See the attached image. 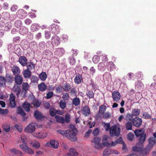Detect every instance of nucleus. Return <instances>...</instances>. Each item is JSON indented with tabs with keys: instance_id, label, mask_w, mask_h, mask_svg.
Segmentation results:
<instances>
[{
	"instance_id": "7",
	"label": "nucleus",
	"mask_w": 156,
	"mask_h": 156,
	"mask_svg": "<svg viewBox=\"0 0 156 156\" xmlns=\"http://www.w3.org/2000/svg\"><path fill=\"white\" fill-rule=\"evenodd\" d=\"M101 139L99 137H94L91 141L92 143H94V147L96 148H99L101 147V144L100 142Z\"/></svg>"
},
{
	"instance_id": "6",
	"label": "nucleus",
	"mask_w": 156,
	"mask_h": 156,
	"mask_svg": "<svg viewBox=\"0 0 156 156\" xmlns=\"http://www.w3.org/2000/svg\"><path fill=\"white\" fill-rule=\"evenodd\" d=\"M132 123L135 126L139 127L142 124V120L140 118L138 117H136L133 119Z\"/></svg>"
},
{
	"instance_id": "44",
	"label": "nucleus",
	"mask_w": 156,
	"mask_h": 156,
	"mask_svg": "<svg viewBox=\"0 0 156 156\" xmlns=\"http://www.w3.org/2000/svg\"><path fill=\"white\" fill-rule=\"evenodd\" d=\"M28 146L27 143H23V144H21L19 145L20 148L24 151L26 150Z\"/></svg>"
},
{
	"instance_id": "23",
	"label": "nucleus",
	"mask_w": 156,
	"mask_h": 156,
	"mask_svg": "<svg viewBox=\"0 0 156 156\" xmlns=\"http://www.w3.org/2000/svg\"><path fill=\"white\" fill-rule=\"evenodd\" d=\"M106 67L108 70L109 69L110 71H112L115 68V65L112 62H108L106 63Z\"/></svg>"
},
{
	"instance_id": "64",
	"label": "nucleus",
	"mask_w": 156,
	"mask_h": 156,
	"mask_svg": "<svg viewBox=\"0 0 156 156\" xmlns=\"http://www.w3.org/2000/svg\"><path fill=\"white\" fill-rule=\"evenodd\" d=\"M102 57L101 58V60L104 63H105L107 61L108 59L107 57V55H105V54L102 55Z\"/></svg>"
},
{
	"instance_id": "31",
	"label": "nucleus",
	"mask_w": 156,
	"mask_h": 156,
	"mask_svg": "<svg viewBox=\"0 0 156 156\" xmlns=\"http://www.w3.org/2000/svg\"><path fill=\"white\" fill-rule=\"evenodd\" d=\"M2 126L4 130L7 132L9 131L10 130V127L9 124L4 123L2 125Z\"/></svg>"
},
{
	"instance_id": "10",
	"label": "nucleus",
	"mask_w": 156,
	"mask_h": 156,
	"mask_svg": "<svg viewBox=\"0 0 156 156\" xmlns=\"http://www.w3.org/2000/svg\"><path fill=\"white\" fill-rule=\"evenodd\" d=\"M112 97L114 101L117 102L121 98V95L119 92L117 91H114L112 93Z\"/></svg>"
},
{
	"instance_id": "29",
	"label": "nucleus",
	"mask_w": 156,
	"mask_h": 156,
	"mask_svg": "<svg viewBox=\"0 0 156 156\" xmlns=\"http://www.w3.org/2000/svg\"><path fill=\"white\" fill-rule=\"evenodd\" d=\"M55 118L58 122L61 123H64L65 122V120L64 118L59 115H56Z\"/></svg>"
},
{
	"instance_id": "14",
	"label": "nucleus",
	"mask_w": 156,
	"mask_h": 156,
	"mask_svg": "<svg viewBox=\"0 0 156 156\" xmlns=\"http://www.w3.org/2000/svg\"><path fill=\"white\" fill-rule=\"evenodd\" d=\"M9 101L11 107L14 108L16 105L15 96L13 94H11L9 98Z\"/></svg>"
},
{
	"instance_id": "2",
	"label": "nucleus",
	"mask_w": 156,
	"mask_h": 156,
	"mask_svg": "<svg viewBox=\"0 0 156 156\" xmlns=\"http://www.w3.org/2000/svg\"><path fill=\"white\" fill-rule=\"evenodd\" d=\"M77 132L71 131L70 129H69L66 130L65 136L72 141L76 140V133Z\"/></svg>"
},
{
	"instance_id": "25",
	"label": "nucleus",
	"mask_w": 156,
	"mask_h": 156,
	"mask_svg": "<svg viewBox=\"0 0 156 156\" xmlns=\"http://www.w3.org/2000/svg\"><path fill=\"white\" fill-rule=\"evenodd\" d=\"M28 29L24 27L20 28L19 30L20 33L22 35L27 34L28 32Z\"/></svg>"
},
{
	"instance_id": "20",
	"label": "nucleus",
	"mask_w": 156,
	"mask_h": 156,
	"mask_svg": "<svg viewBox=\"0 0 156 156\" xmlns=\"http://www.w3.org/2000/svg\"><path fill=\"white\" fill-rule=\"evenodd\" d=\"M111 140V138L108 136H104L103 139V144L105 145L108 146L109 144V140Z\"/></svg>"
},
{
	"instance_id": "40",
	"label": "nucleus",
	"mask_w": 156,
	"mask_h": 156,
	"mask_svg": "<svg viewBox=\"0 0 156 156\" xmlns=\"http://www.w3.org/2000/svg\"><path fill=\"white\" fill-rule=\"evenodd\" d=\"M64 52V51L63 48H58L56 50L55 53L57 55L62 56Z\"/></svg>"
},
{
	"instance_id": "28",
	"label": "nucleus",
	"mask_w": 156,
	"mask_h": 156,
	"mask_svg": "<svg viewBox=\"0 0 156 156\" xmlns=\"http://www.w3.org/2000/svg\"><path fill=\"white\" fill-rule=\"evenodd\" d=\"M82 80V77L80 75H76L74 79L75 83L78 84L81 82Z\"/></svg>"
},
{
	"instance_id": "46",
	"label": "nucleus",
	"mask_w": 156,
	"mask_h": 156,
	"mask_svg": "<svg viewBox=\"0 0 156 156\" xmlns=\"http://www.w3.org/2000/svg\"><path fill=\"white\" fill-rule=\"evenodd\" d=\"M106 109V106L103 105H101L99 108V112L100 114H103L105 111Z\"/></svg>"
},
{
	"instance_id": "8",
	"label": "nucleus",
	"mask_w": 156,
	"mask_h": 156,
	"mask_svg": "<svg viewBox=\"0 0 156 156\" xmlns=\"http://www.w3.org/2000/svg\"><path fill=\"white\" fill-rule=\"evenodd\" d=\"M149 144L147 145V149L150 150L153 147L154 145L156 143V140L154 137H151L149 139Z\"/></svg>"
},
{
	"instance_id": "61",
	"label": "nucleus",
	"mask_w": 156,
	"mask_h": 156,
	"mask_svg": "<svg viewBox=\"0 0 156 156\" xmlns=\"http://www.w3.org/2000/svg\"><path fill=\"white\" fill-rule=\"evenodd\" d=\"M15 127L19 132H21L22 131L23 128L22 126L21 125H19L18 124L16 125H15Z\"/></svg>"
},
{
	"instance_id": "54",
	"label": "nucleus",
	"mask_w": 156,
	"mask_h": 156,
	"mask_svg": "<svg viewBox=\"0 0 156 156\" xmlns=\"http://www.w3.org/2000/svg\"><path fill=\"white\" fill-rule=\"evenodd\" d=\"M23 89L24 91H27L29 87L28 84L27 83H24L23 84Z\"/></svg>"
},
{
	"instance_id": "1",
	"label": "nucleus",
	"mask_w": 156,
	"mask_h": 156,
	"mask_svg": "<svg viewBox=\"0 0 156 156\" xmlns=\"http://www.w3.org/2000/svg\"><path fill=\"white\" fill-rule=\"evenodd\" d=\"M146 134H143L140 136L139 142L136 146L133 147V150L135 151H141L143 147V144L145 141L146 138Z\"/></svg>"
},
{
	"instance_id": "16",
	"label": "nucleus",
	"mask_w": 156,
	"mask_h": 156,
	"mask_svg": "<svg viewBox=\"0 0 156 156\" xmlns=\"http://www.w3.org/2000/svg\"><path fill=\"white\" fill-rule=\"evenodd\" d=\"M50 143L51 147L55 149H57L58 147V143L57 141L55 140H51Z\"/></svg>"
},
{
	"instance_id": "33",
	"label": "nucleus",
	"mask_w": 156,
	"mask_h": 156,
	"mask_svg": "<svg viewBox=\"0 0 156 156\" xmlns=\"http://www.w3.org/2000/svg\"><path fill=\"white\" fill-rule=\"evenodd\" d=\"M111 154V149L110 148H107L103 151V154L104 155H109Z\"/></svg>"
},
{
	"instance_id": "30",
	"label": "nucleus",
	"mask_w": 156,
	"mask_h": 156,
	"mask_svg": "<svg viewBox=\"0 0 156 156\" xmlns=\"http://www.w3.org/2000/svg\"><path fill=\"white\" fill-rule=\"evenodd\" d=\"M133 119V115L130 113L127 114L125 117V120L128 122H132Z\"/></svg>"
},
{
	"instance_id": "11",
	"label": "nucleus",
	"mask_w": 156,
	"mask_h": 156,
	"mask_svg": "<svg viewBox=\"0 0 156 156\" xmlns=\"http://www.w3.org/2000/svg\"><path fill=\"white\" fill-rule=\"evenodd\" d=\"M15 80L17 84L20 85L22 83L23 78L20 75H16L15 77Z\"/></svg>"
},
{
	"instance_id": "47",
	"label": "nucleus",
	"mask_w": 156,
	"mask_h": 156,
	"mask_svg": "<svg viewBox=\"0 0 156 156\" xmlns=\"http://www.w3.org/2000/svg\"><path fill=\"white\" fill-rule=\"evenodd\" d=\"M17 112L18 114H20L22 116H24L25 115V113L23 110V109L20 107H18L17 108Z\"/></svg>"
},
{
	"instance_id": "15",
	"label": "nucleus",
	"mask_w": 156,
	"mask_h": 156,
	"mask_svg": "<svg viewBox=\"0 0 156 156\" xmlns=\"http://www.w3.org/2000/svg\"><path fill=\"white\" fill-rule=\"evenodd\" d=\"M82 112V113L86 116H88L90 114V111L88 106H85L83 108Z\"/></svg>"
},
{
	"instance_id": "3",
	"label": "nucleus",
	"mask_w": 156,
	"mask_h": 156,
	"mask_svg": "<svg viewBox=\"0 0 156 156\" xmlns=\"http://www.w3.org/2000/svg\"><path fill=\"white\" fill-rule=\"evenodd\" d=\"M120 130L119 128L115 125L112 126L110 129V134L111 136H118L119 134Z\"/></svg>"
},
{
	"instance_id": "19",
	"label": "nucleus",
	"mask_w": 156,
	"mask_h": 156,
	"mask_svg": "<svg viewBox=\"0 0 156 156\" xmlns=\"http://www.w3.org/2000/svg\"><path fill=\"white\" fill-rule=\"evenodd\" d=\"M38 88L41 91H43L46 90L47 86L44 83L42 82L38 85Z\"/></svg>"
},
{
	"instance_id": "50",
	"label": "nucleus",
	"mask_w": 156,
	"mask_h": 156,
	"mask_svg": "<svg viewBox=\"0 0 156 156\" xmlns=\"http://www.w3.org/2000/svg\"><path fill=\"white\" fill-rule=\"evenodd\" d=\"M38 80V78L35 76H33L31 78V82L32 83H37Z\"/></svg>"
},
{
	"instance_id": "36",
	"label": "nucleus",
	"mask_w": 156,
	"mask_h": 156,
	"mask_svg": "<svg viewBox=\"0 0 156 156\" xmlns=\"http://www.w3.org/2000/svg\"><path fill=\"white\" fill-rule=\"evenodd\" d=\"M80 103V100L79 98L76 97L74 98L73 100V103L76 106L79 105Z\"/></svg>"
},
{
	"instance_id": "49",
	"label": "nucleus",
	"mask_w": 156,
	"mask_h": 156,
	"mask_svg": "<svg viewBox=\"0 0 156 156\" xmlns=\"http://www.w3.org/2000/svg\"><path fill=\"white\" fill-rule=\"evenodd\" d=\"M25 152L30 154H33L34 153V151L28 146L27 147Z\"/></svg>"
},
{
	"instance_id": "38",
	"label": "nucleus",
	"mask_w": 156,
	"mask_h": 156,
	"mask_svg": "<svg viewBox=\"0 0 156 156\" xmlns=\"http://www.w3.org/2000/svg\"><path fill=\"white\" fill-rule=\"evenodd\" d=\"M140 113V110L138 109H134L132 110V115L133 116H138Z\"/></svg>"
},
{
	"instance_id": "51",
	"label": "nucleus",
	"mask_w": 156,
	"mask_h": 156,
	"mask_svg": "<svg viewBox=\"0 0 156 156\" xmlns=\"http://www.w3.org/2000/svg\"><path fill=\"white\" fill-rule=\"evenodd\" d=\"M102 126L104 127L106 131H108L110 129L109 128L110 126L109 123H106L102 122Z\"/></svg>"
},
{
	"instance_id": "53",
	"label": "nucleus",
	"mask_w": 156,
	"mask_h": 156,
	"mask_svg": "<svg viewBox=\"0 0 156 156\" xmlns=\"http://www.w3.org/2000/svg\"><path fill=\"white\" fill-rule=\"evenodd\" d=\"M126 127L127 130H131L132 129V124L131 122H128L126 124Z\"/></svg>"
},
{
	"instance_id": "22",
	"label": "nucleus",
	"mask_w": 156,
	"mask_h": 156,
	"mask_svg": "<svg viewBox=\"0 0 156 156\" xmlns=\"http://www.w3.org/2000/svg\"><path fill=\"white\" fill-rule=\"evenodd\" d=\"M18 13V16L21 19L24 18L27 15L25 11L22 9L19 10Z\"/></svg>"
},
{
	"instance_id": "21",
	"label": "nucleus",
	"mask_w": 156,
	"mask_h": 156,
	"mask_svg": "<svg viewBox=\"0 0 156 156\" xmlns=\"http://www.w3.org/2000/svg\"><path fill=\"white\" fill-rule=\"evenodd\" d=\"M134 133L137 137L140 136L143 134H145L144 130V129L136 130L135 131Z\"/></svg>"
},
{
	"instance_id": "9",
	"label": "nucleus",
	"mask_w": 156,
	"mask_h": 156,
	"mask_svg": "<svg viewBox=\"0 0 156 156\" xmlns=\"http://www.w3.org/2000/svg\"><path fill=\"white\" fill-rule=\"evenodd\" d=\"M60 38L57 36H54L52 37L51 43L53 45L57 46L60 43Z\"/></svg>"
},
{
	"instance_id": "45",
	"label": "nucleus",
	"mask_w": 156,
	"mask_h": 156,
	"mask_svg": "<svg viewBox=\"0 0 156 156\" xmlns=\"http://www.w3.org/2000/svg\"><path fill=\"white\" fill-rule=\"evenodd\" d=\"M70 86L68 83H65L63 87V89L65 91H68L70 89Z\"/></svg>"
},
{
	"instance_id": "35",
	"label": "nucleus",
	"mask_w": 156,
	"mask_h": 156,
	"mask_svg": "<svg viewBox=\"0 0 156 156\" xmlns=\"http://www.w3.org/2000/svg\"><path fill=\"white\" fill-rule=\"evenodd\" d=\"M5 82L6 79L5 77L2 76H0V87L5 85Z\"/></svg>"
},
{
	"instance_id": "37",
	"label": "nucleus",
	"mask_w": 156,
	"mask_h": 156,
	"mask_svg": "<svg viewBox=\"0 0 156 156\" xmlns=\"http://www.w3.org/2000/svg\"><path fill=\"white\" fill-rule=\"evenodd\" d=\"M32 146L36 148H39L40 147V143L37 141H35L30 143Z\"/></svg>"
},
{
	"instance_id": "17",
	"label": "nucleus",
	"mask_w": 156,
	"mask_h": 156,
	"mask_svg": "<svg viewBox=\"0 0 156 156\" xmlns=\"http://www.w3.org/2000/svg\"><path fill=\"white\" fill-rule=\"evenodd\" d=\"M19 62L23 66H26L27 63V60L25 57L21 56L20 57L19 59Z\"/></svg>"
},
{
	"instance_id": "62",
	"label": "nucleus",
	"mask_w": 156,
	"mask_h": 156,
	"mask_svg": "<svg viewBox=\"0 0 156 156\" xmlns=\"http://www.w3.org/2000/svg\"><path fill=\"white\" fill-rule=\"evenodd\" d=\"M20 138L23 144L26 143V141H27V138L26 136L23 135L21 136Z\"/></svg>"
},
{
	"instance_id": "32",
	"label": "nucleus",
	"mask_w": 156,
	"mask_h": 156,
	"mask_svg": "<svg viewBox=\"0 0 156 156\" xmlns=\"http://www.w3.org/2000/svg\"><path fill=\"white\" fill-rule=\"evenodd\" d=\"M35 65L33 64V62H30L28 63L27 67V69L29 70H31L32 69H34L35 68Z\"/></svg>"
},
{
	"instance_id": "63",
	"label": "nucleus",
	"mask_w": 156,
	"mask_h": 156,
	"mask_svg": "<svg viewBox=\"0 0 156 156\" xmlns=\"http://www.w3.org/2000/svg\"><path fill=\"white\" fill-rule=\"evenodd\" d=\"M136 87H137L138 88L141 89L144 87V85L141 82H138L136 84Z\"/></svg>"
},
{
	"instance_id": "18",
	"label": "nucleus",
	"mask_w": 156,
	"mask_h": 156,
	"mask_svg": "<svg viewBox=\"0 0 156 156\" xmlns=\"http://www.w3.org/2000/svg\"><path fill=\"white\" fill-rule=\"evenodd\" d=\"M34 115L38 120H41L43 118V116L41 113L38 111H35Z\"/></svg>"
},
{
	"instance_id": "60",
	"label": "nucleus",
	"mask_w": 156,
	"mask_h": 156,
	"mask_svg": "<svg viewBox=\"0 0 156 156\" xmlns=\"http://www.w3.org/2000/svg\"><path fill=\"white\" fill-rule=\"evenodd\" d=\"M68 38V36L66 35L63 34L62 36V41L63 42H65L67 41Z\"/></svg>"
},
{
	"instance_id": "52",
	"label": "nucleus",
	"mask_w": 156,
	"mask_h": 156,
	"mask_svg": "<svg viewBox=\"0 0 156 156\" xmlns=\"http://www.w3.org/2000/svg\"><path fill=\"white\" fill-rule=\"evenodd\" d=\"M32 104L35 107H37L39 106L41 104V102L40 101L35 100L32 103Z\"/></svg>"
},
{
	"instance_id": "57",
	"label": "nucleus",
	"mask_w": 156,
	"mask_h": 156,
	"mask_svg": "<svg viewBox=\"0 0 156 156\" xmlns=\"http://www.w3.org/2000/svg\"><path fill=\"white\" fill-rule=\"evenodd\" d=\"M87 95L90 98H94V94L92 91H88L87 93Z\"/></svg>"
},
{
	"instance_id": "13",
	"label": "nucleus",
	"mask_w": 156,
	"mask_h": 156,
	"mask_svg": "<svg viewBox=\"0 0 156 156\" xmlns=\"http://www.w3.org/2000/svg\"><path fill=\"white\" fill-rule=\"evenodd\" d=\"M12 72L16 76L20 74V70L19 68L16 66H14L12 68Z\"/></svg>"
},
{
	"instance_id": "58",
	"label": "nucleus",
	"mask_w": 156,
	"mask_h": 156,
	"mask_svg": "<svg viewBox=\"0 0 156 156\" xmlns=\"http://www.w3.org/2000/svg\"><path fill=\"white\" fill-rule=\"evenodd\" d=\"M62 98L64 100H68L69 98V94L67 93H63V94Z\"/></svg>"
},
{
	"instance_id": "42",
	"label": "nucleus",
	"mask_w": 156,
	"mask_h": 156,
	"mask_svg": "<svg viewBox=\"0 0 156 156\" xmlns=\"http://www.w3.org/2000/svg\"><path fill=\"white\" fill-rule=\"evenodd\" d=\"M13 90L16 93V95L18 96L20 93V88L18 86H14L13 88Z\"/></svg>"
},
{
	"instance_id": "55",
	"label": "nucleus",
	"mask_w": 156,
	"mask_h": 156,
	"mask_svg": "<svg viewBox=\"0 0 156 156\" xmlns=\"http://www.w3.org/2000/svg\"><path fill=\"white\" fill-rule=\"evenodd\" d=\"M8 112V110L6 109H3L0 108V114L2 115H5Z\"/></svg>"
},
{
	"instance_id": "34",
	"label": "nucleus",
	"mask_w": 156,
	"mask_h": 156,
	"mask_svg": "<svg viewBox=\"0 0 156 156\" xmlns=\"http://www.w3.org/2000/svg\"><path fill=\"white\" fill-rule=\"evenodd\" d=\"M39 28V26L38 24H34L31 25V29L33 31H36Z\"/></svg>"
},
{
	"instance_id": "59",
	"label": "nucleus",
	"mask_w": 156,
	"mask_h": 156,
	"mask_svg": "<svg viewBox=\"0 0 156 156\" xmlns=\"http://www.w3.org/2000/svg\"><path fill=\"white\" fill-rule=\"evenodd\" d=\"M22 25V22L21 21L18 20L16 21L15 23V26L19 28Z\"/></svg>"
},
{
	"instance_id": "5",
	"label": "nucleus",
	"mask_w": 156,
	"mask_h": 156,
	"mask_svg": "<svg viewBox=\"0 0 156 156\" xmlns=\"http://www.w3.org/2000/svg\"><path fill=\"white\" fill-rule=\"evenodd\" d=\"M35 123L31 122L24 129L25 132L27 133H31L34 132L35 129Z\"/></svg>"
},
{
	"instance_id": "24",
	"label": "nucleus",
	"mask_w": 156,
	"mask_h": 156,
	"mask_svg": "<svg viewBox=\"0 0 156 156\" xmlns=\"http://www.w3.org/2000/svg\"><path fill=\"white\" fill-rule=\"evenodd\" d=\"M23 75L25 78H29L31 76V72L30 70L27 69L23 72Z\"/></svg>"
},
{
	"instance_id": "41",
	"label": "nucleus",
	"mask_w": 156,
	"mask_h": 156,
	"mask_svg": "<svg viewBox=\"0 0 156 156\" xmlns=\"http://www.w3.org/2000/svg\"><path fill=\"white\" fill-rule=\"evenodd\" d=\"M59 105L60 107L62 109H63L66 107V102L63 100H61L59 102Z\"/></svg>"
},
{
	"instance_id": "39",
	"label": "nucleus",
	"mask_w": 156,
	"mask_h": 156,
	"mask_svg": "<svg viewBox=\"0 0 156 156\" xmlns=\"http://www.w3.org/2000/svg\"><path fill=\"white\" fill-rule=\"evenodd\" d=\"M23 106L26 111L29 112L30 109V104L27 102H25L23 104Z\"/></svg>"
},
{
	"instance_id": "12",
	"label": "nucleus",
	"mask_w": 156,
	"mask_h": 156,
	"mask_svg": "<svg viewBox=\"0 0 156 156\" xmlns=\"http://www.w3.org/2000/svg\"><path fill=\"white\" fill-rule=\"evenodd\" d=\"M78 153L76 150L73 148H70L69 151V153L66 154V156H77Z\"/></svg>"
},
{
	"instance_id": "43",
	"label": "nucleus",
	"mask_w": 156,
	"mask_h": 156,
	"mask_svg": "<svg viewBox=\"0 0 156 156\" xmlns=\"http://www.w3.org/2000/svg\"><path fill=\"white\" fill-rule=\"evenodd\" d=\"M10 151L12 153L14 154H22V153L20 150L16 149L15 148H12L10 150Z\"/></svg>"
},
{
	"instance_id": "56",
	"label": "nucleus",
	"mask_w": 156,
	"mask_h": 156,
	"mask_svg": "<svg viewBox=\"0 0 156 156\" xmlns=\"http://www.w3.org/2000/svg\"><path fill=\"white\" fill-rule=\"evenodd\" d=\"M49 112L50 115L51 116H54L56 114V112L54 108H50Z\"/></svg>"
},
{
	"instance_id": "48",
	"label": "nucleus",
	"mask_w": 156,
	"mask_h": 156,
	"mask_svg": "<svg viewBox=\"0 0 156 156\" xmlns=\"http://www.w3.org/2000/svg\"><path fill=\"white\" fill-rule=\"evenodd\" d=\"M100 59L99 56L98 55H95L93 58V62L95 64H97L99 62Z\"/></svg>"
},
{
	"instance_id": "26",
	"label": "nucleus",
	"mask_w": 156,
	"mask_h": 156,
	"mask_svg": "<svg viewBox=\"0 0 156 156\" xmlns=\"http://www.w3.org/2000/svg\"><path fill=\"white\" fill-rule=\"evenodd\" d=\"M39 77L41 80L44 81L47 78V75L45 72H42L40 74Z\"/></svg>"
},
{
	"instance_id": "27",
	"label": "nucleus",
	"mask_w": 156,
	"mask_h": 156,
	"mask_svg": "<svg viewBox=\"0 0 156 156\" xmlns=\"http://www.w3.org/2000/svg\"><path fill=\"white\" fill-rule=\"evenodd\" d=\"M106 66L104 63L101 62L99 63L98 65V69L101 71H105Z\"/></svg>"
},
{
	"instance_id": "4",
	"label": "nucleus",
	"mask_w": 156,
	"mask_h": 156,
	"mask_svg": "<svg viewBox=\"0 0 156 156\" xmlns=\"http://www.w3.org/2000/svg\"><path fill=\"white\" fill-rule=\"evenodd\" d=\"M35 137L40 139H43L47 137L48 133L44 131H36L33 134Z\"/></svg>"
}]
</instances>
